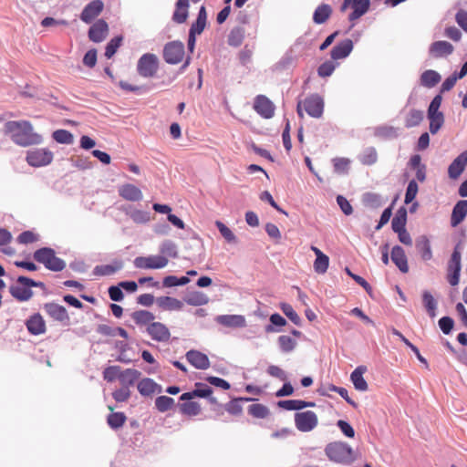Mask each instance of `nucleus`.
Returning a JSON list of instances; mask_svg holds the SVG:
<instances>
[{"instance_id": "obj_1", "label": "nucleus", "mask_w": 467, "mask_h": 467, "mask_svg": "<svg viewBox=\"0 0 467 467\" xmlns=\"http://www.w3.org/2000/svg\"><path fill=\"white\" fill-rule=\"evenodd\" d=\"M5 132L12 141L21 147L38 145L43 142L42 135L34 131L28 120H9L5 124Z\"/></svg>"}, {"instance_id": "obj_2", "label": "nucleus", "mask_w": 467, "mask_h": 467, "mask_svg": "<svg viewBox=\"0 0 467 467\" xmlns=\"http://www.w3.org/2000/svg\"><path fill=\"white\" fill-rule=\"evenodd\" d=\"M325 451L329 460L338 463L349 464L357 459L353 449L342 441L328 443Z\"/></svg>"}, {"instance_id": "obj_3", "label": "nucleus", "mask_w": 467, "mask_h": 467, "mask_svg": "<svg viewBox=\"0 0 467 467\" xmlns=\"http://www.w3.org/2000/svg\"><path fill=\"white\" fill-rule=\"evenodd\" d=\"M34 259L54 272L62 271L66 267V263L61 258L56 256L55 251L48 247L36 250L34 253Z\"/></svg>"}, {"instance_id": "obj_4", "label": "nucleus", "mask_w": 467, "mask_h": 467, "mask_svg": "<svg viewBox=\"0 0 467 467\" xmlns=\"http://www.w3.org/2000/svg\"><path fill=\"white\" fill-rule=\"evenodd\" d=\"M461 250V244H457L447 265V281L451 286L457 285L460 282V274L462 270Z\"/></svg>"}, {"instance_id": "obj_5", "label": "nucleus", "mask_w": 467, "mask_h": 467, "mask_svg": "<svg viewBox=\"0 0 467 467\" xmlns=\"http://www.w3.org/2000/svg\"><path fill=\"white\" fill-rule=\"evenodd\" d=\"M159 69V59L152 53L142 55L137 63V71L140 76L150 78H153Z\"/></svg>"}, {"instance_id": "obj_6", "label": "nucleus", "mask_w": 467, "mask_h": 467, "mask_svg": "<svg viewBox=\"0 0 467 467\" xmlns=\"http://www.w3.org/2000/svg\"><path fill=\"white\" fill-rule=\"evenodd\" d=\"M54 154L48 149L41 148L28 150L26 161L32 167L47 166L52 162Z\"/></svg>"}, {"instance_id": "obj_7", "label": "nucleus", "mask_w": 467, "mask_h": 467, "mask_svg": "<svg viewBox=\"0 0 467 467\" xmlns=\"http://www.w3.org/2000/svg\"><path fill=\"white\" fill-rule=\"evenodd\" d=\"M169 263L162 255L138 256L134 259V266L139 269H161Z\"/></svg>"}, {"instance_id": "obj_8", "label": "nucleus", "mask_w": 467, "mask_h": 467, "mask_svg": "<svg viewBox=\"0 0 467 467\" xmlns=\"http://www.w3.org/2000/svg\"><path fill=\"white\" fill-rule=\"evenodd\" d=\"M369 7V0H344L341 9L350 8L352 11L348 15V20L354 22L363 16Z\"/></svg>"}, {"instance_id": "obj_9", "label": "nucleus", "mask_w": 467, "mask_h": 467, "mask_svg": "<svg viewBox=\"0 0 467 467\" xmlns=\"http://www.w3.org/2000/svg\"><path fill=\"white\" fill-rule=\"evenodd\" d=\"M184 46L180 41H172L165 45L163 58L169 64H179L184 57Z\"/></svg>"}, {"instance_id": "obj_10", "label": "nucleus", "mask_w": 467, "mask_h": 467, "mask_svg": "<svg viewBox=\"0 0 467 467\" xmlns=\"http://www.w3.org/2000/svg\"><path fill=\"white\" fill-rule=\"evenodd\" d=\"M47 315L56 322L60 323L63 326H68L70 323L69 315L65 306L55 303H46L43 306Z\"/></svg>"}, {"instance_id": "obj_11", "label": "nucleus", "mask_w": 467, "mask_h": 467, "mask_svg": "<svg viewBox=\"0 0 467 467\" xmlns=\"http://www.w3.org/2000/svg\"><path fill=\"white\" fill-rule=\"evenodd\" d=\"M303 109L312 117L318 118L321 116V98L318 95L307 97L305 100L299 101L297 104V113L303 116Z\"/></svg>"}, {"instance_id": "obj_12", "label": "nucleus", "mask_w": 467, "mask_h": 467, "mask_svg": "<svg viewBox=\"0 0 467 467\" xmlns=\"http://www.w3.org/2000/svg\"><path fill=\"white\" fill-rule=\"evenodd\" d=\"M253 108L264 119H271L275 115V105L265 95H258L254 98Z\"/></svg>"}, {"instance_id": "obj_13", "label": "nucleus", "mask_w": 467, "mask_h": 467, "mask_svg": "<svg viewBox=\"0 0 467 467\" xmlns=\"http://www.w3.org/2000/svg\"><path fill=\"white\" fill-rule=\"evenodd\" d=\"M296 428L301 431H309L317 425V416L313 411L297 412L295 415Z\"/></svg>"}, {"instance_id": "obj_14", "label": "nucleus", "mask_w": 467, "mask_h": 467, "mask_svg": "<svg viewBox=\"0 0 467 467\" xmlns=\"http://www.w3.org/2000/svg\"><path fill=\"white\" fill-rule=\"evenodd\" d=\"M104 4L101 0H93L88 3L80 14V19L89 24L103 11Z\"/></svg>"}, {"instance_id": "obj_15", "label": "nucleus", "mask_w": 467, "mask_h": 467, "mask_svg": "<svg viewBox=\"0 0 467 467\" xmlns=\"http://www.w3.org/2000/svg\"><path fill=\"white\" fill-rule=\"evenodd\" d=\"M147 332L150 337L158 342H167L171 337V332L166 325L161 322H152L147 327Z\"/></svg>"}, {"instance_id": "obj_16", "label": "nucleus", "mask_w": 467, "mask_h": 467, "mask_svg": "<svg viewBox=\"0 0 467 467\" xmlns=\"http://www.w3.org/2000/svg\"><path fill=\"white\" fill-rule=\"evenodd\" d=\"M108 34L109 26L103 19H99L88 30L89 39L96 43L102 42L107 37Z\"/></svg>"}, {"instance_id": "obj_17", "label": "nucleus", "mask_w": 467, "mask_h": 467, "mask_svg": "<svg viewBox=\"0 0 467 467\" xmlns=\"http://www.w3.org/2000/svg\"><path fill=\"white\" fill-rule=\"evenodd\" d=\"M26 327L31 335L38 336L46 332L47 327L43 317L36 313L29 317L26 322Z\"/></svg>"}, {"instance_id": "obj_18", "label": "nucleus", "mask_w": 467, "mask_h": 467, "mask_svg": "<svg viewBox=\"0 0 467 467\" xmlns=\"http://www.w3.org/2000/svg\"><path fill=\"white\" fill-rule=\"evenodd\" d=\"M186 358L191 365L198 369L210 368V360L206 354L198 350H190L186 353Z\"/></svg>"}, {"instance_id": "obj_19", "label": "nucleus", "mask_w": 467, "mask_h": 467, "mask_svg": "<svg viewBox=\"0 0 467 467\" xmlns=\"http://www.w3.org/2000/svg\"><path fill=\"white\" fill-rule=\"evenodd\" d=\"M467 164V150L462 152L449 166L448 174L451 179H458Z\"/></svg>"}, {"instance_id": "obj_20", "label": "nucleus", "mask_w": 467, "mask_h": 467, "mask_svg": "<svg viewBox=\"0 0 467 467\" xmlns=\"http://www.w3.org/2000/svg\"><path fill=\"white\" fill-rule=\"evenodd\" d=\"M119 194L120 197L130 202L140 201L143 196L140 188L131 183L121 185L119 188Z\"/></svg>"}, {"instance_id": "obj_21", "label": "nucleus", "mask_w": 467, "mask_h": 467, "mask_svg": "<svg viewBox=\"0 0 467 467\" xmlns=\"http://www.w3.org/2000/svg\"><path fill=\"white\" fill-rule=\"evenodd\" d=\"M353 49V42L351 39H345L336 45L331 50V57L333 60L347 57Z\"/></svg>"}, {"instance_id": "obj_22", "label": "nucleus", "mask_w": 467, "mask_h": 467, "mask_svg": "<svg viewBox=\"0 0 467 467\" xmlns=\"http://www.w3.org/2000/svg\"><path fill=\"white\" fill-rule=\"evenodd\" d=\"M366 371H367V367L358 366L352 371V373L350 375V379H351L355 389L358 391H367L368 389V385L363 377V375L366 373Z\"/></svg>"}, {"instance_id": "obj_23", "label": "nucleus", "mask_w": 467, "mask_h": 467, "mask_svg": "<svg viewBox=\"0 0 467 467\" xmlns=\"http://www.w3.org/2000/svg\"><path fill=\"white\" fill-rule=\"evenodd\" d=\"M391 260L402 273H408V260L402 247L396 245L392 248Z\"/></svg>"}, {"instance_id": "obj_24", "label": "nucleus", "mask_w": 467, "mask_h": 467, "mask_svg": "<svg viewBox=\"0 0 467 467\" xmlns=\"http://www.w3.org/2000/svg\"><path fill=\"white\" fill-rule=\"evenodd\" d=\"M216 321L227 327H245V318L241 315H222L216 317Z\"/></svg>"}, {"instance_id": "obj_25", "label": "nucleus", "mask_w": 467, "mask_h": 467, "mask_svg": "<svg viewBox=\"0 0 467 467\" xmlns=\"http://www.w3.org/2000/svg\"><path fill=\"white\" fill-rule=\"evenodd\" d=\"M453 49V46L447 41H436L431 44L430 53L433 57L438 58L451 55Z\"/></svg>"}, {"instance_id": "obj_26", "label": "nucleus", "mask_w": 467, "mask_h": 467, "mask_svg": "<svg viewBox=\"0 0 467 467\" xmlns=\"http://www.w3.org/2000/svg\"><path fill=\"white\" fill-rule=\"evenodd\" d=\"M213 393L212 388L202 383H196L192 391L185 392L180 397L181 400H191L195 397L208 398Z\"/></svg>"}, {"instance_id": "obj_27", "label": "nucleus", "mask_w": 467, "mask_h": 467, "mask_svg": "<svg viewBox=\"0 0 467 467\" xmlns=\"http://www.w3.org/2000/svg\"><path fill=\"white\" fill-rule=\"evenodd\" d=\"M189 16V0H177L172 20L177 24L186 22Z\"/></svg>"}, {"instance_id": "obj_28", "label": "nucleus", "mask_w": 467, "mask_h": 467, "mask_svg": "<svg viewBox=\"0 0 467 467\" xmlns=\"http://www.w3.org/2000/svg\"><path fill=\"white\" fill-rule=\"evenodd\" d=\"M157 306L162 310L178 311L183 307V303L171 296H160L156 299Z\"/></svg>"}, {"instance_id": "obj_29", "label": "nucleus", "mask_w": 467, "mask_h": 467, "mask_svg": "<svg viewBox=\"0 0 467 467\" xmlns=\"http://www.w3.org/2000/svg\"><path fill=\"white\" fill-rule=\"evenodd\" d=\"M467 215V201L465 200H462V201H459L453 210H452V213H451V223L453 227L457 226L459 223H461L465 216Z\"/></svg>"}, {"instance_id": "obj_30", "label": "nucleus", "mask_w": 467, "mask_h": 467, "mask_svg": "<svg viewBox=\"0 0 467 467\" xmlns=\"http://www.w3.org/2000/svg\"><path fill=\"white\" fill-rule=\"evenodd\" d=\"M141 373L135 368H127L122 370L119 375V382L122 387L130 388L140 379Z\"/></svg>"}, {"instance_id": "obj_31", "label": "nucleus", "mask_w": 467, "mask_h": 467, "mask_svg": "<svg viewBox=\"0 0 467 467\" xmlns=\"http://www.w3.org/2000/svg\"><path fill=\"white\" fill-rule=\"evenodd\" d=\"M206 22H207L206 8L204 5H202L200 7V10H199V13L197 16V19L194 23H192L189 32L192 34H194V35H201L206 26Z\"/></svg>"}, {"instance_id": "obj_32", "label": "nucleus", "mask_w": 467, "mask_h": 467, "mask_svg": "<svg viewBox=\"0 0 467 467\" xmlns=\"http://www.w3.org/2000/svg\"><path fill=\"white\" fill-rule=\"evenodd\" d=\"M277 405L279 408H282L286 410H299L306 407L315 406L313 402H307L300 400H280L278 401Z\"/></svg>"}, {"instance_id": "obj_33", "label": "nucleus", "mask_w": 467, "mask_h": 467, "mask_svg": "<svg viewBox=\"0 0 467 467\" xmlns=\"http://www.w3.org/2000/svg\"><path fill=\"white\" fill-rule=\"evenodd\" d=\"M184 302L190 306H199L206 305L209 302L208 296L201 291L189 292L183 298Z\"/></svg>"}, {"instance_id": "obj_34", "label": "nucleus", "mask_w": 467, "mask_h": 467, "mask_svg": "<svg viewBox=\"0 0 467 467\" xmlns=\"http://www.w3.org/2000/svg\"><path fill=\"white\" fill-rule=\"evenodd\" d=\"M108 409L110 411L114 410V408L112 406H108ZM126 420L127 417L123 412H111L107 417V423L113 430L121 428L125 424Z\"/></svg>"}, {"instance_id": "obj_35", "label": "nucleus", "mask_w": 467, "mask_h": 467, "mask_svg": "<svg viewBox=\"0 0 467 467\" xmlns=\"http://www.w3.org/2000/svg\"><path fill=\"white\" fill-rule=\"evenodd\" d=\"M132 320L138 326H149L155 319V316L148 310H137L131 314Z\"/></svg>"}, {"instance_id": "obj_36", "label": "nucleus", "mask_w": 467, "mask_h": 467, "mask_svg": "<svg viewBox=\"0 0 467 467\" xmlns=\"http://www.w3.org/2000/svg\"><path fill=\"white\" fill-rule=\"evenodd\" d=\"M416 248L420 253L422 260L429 261L432 258L431 244L426 236H421L417 240Z\"/></svg>"}, {"instance_id": "obj_37", "label": "nucleus", "mask_w": 467, "mask_h": 467, "mask_svg": "<svg viewBox=\"0 0 467 467\" xmlns=\"http://www.w3.org/2000/svg\"><path fill=\"white\" fill-rule=\"evenodd\" d=\"M441 81V76L438 72L429 69L420 76V85L425 88H433Z\"/></svg>"}, {"instance_id": "obj_38", "label": "nucleus", "mask_w": 467, "mask_h": 467, "mask_svg": "<svg viewBox=\"0 0 467 467\" xmlns=\"http://www.w3.org/2000/svg\"><path fill=\"white\" fill-rule=\"evenodd\" d=\"M406 222H407V211L405 208H400L391 222L392 230L397 233L403 230H406Z\"/></svg>"}, {"instance_id": "obj_39", "label": "nucleus", "mask_w": 467, "mask_h": 467, "mask_svg": "<svg viewBox=\"0 0 467 467\" xmlns=\"http://www.w3.org/2000/svg\"><path fill=\"white\" fill-rule=\"evenodd\" d=\"M245 30L244 27H234L228 36V44L232 47H240L244 39Z\"/></svg>"}, {"instance_id": "obj_40", "label": "nucleus", "mask_w": 467, "mask_h": 467, "mask_svg": "<svg viewBox=\"0 0 467 467\" xmlns=\"http://www.w3.org/2000/svg\"><path fill=\"white\" fill-rule=\"evenodd\" d=\"M137 388L142 396H150L156 391L158 385L151 379L145 378L138 383Z\"/></svg>"}, {"instance_id": "obj_41", "label": "nucleus", "mask_w": 467, "mask_h": 467, "mask_svg": "<svg viewBox=\"0 0 467 467\" xmlns=\"http://www.w3.org/2000/svg\"><path fill=\"white\" fill-rule=\"evenodd\" d=\"M10 294L18 301H27L33 296V291L30 288L23 286H11Z\"/></svg>"}, {"instance_id": "obj_42", "label": "nucleus", "mask_w": 467, "mask_h": 467, "mask_svg": "<svg viewBox=\"0 0 467 467\" xmlns=\"http://www.w3.org/2000/svg\"><path fill=\"white\" fill-rule=\"evenodd\" d=\"M423 111L419 109H411L406 116L405 126L412 128L418 126L423 119Z\"/></svg>"}, {"instance_id": "obj_43", "label": "nucleus", "mask_w": 467, "mask_h": 467, "mask_svg": "<svg viewBox=\"0 0 467 467\" xmlns=\"http://www.w3.org/2000/svg\"><path fill=\"white\" fill-rule=\"evenodd\" d=\"M201 405L196 401H188L180 404V411L187 416H197L200 414Z\"/></svg>"}, {"instance_id": "obj_44", "label": "nucleus", "mask_w": 467, "mask_h": 467, "mask_svg": "<svg viewBox=\"0 0 467 467\" xmlns=\"http://www.w3.org/2000/svg\"><path fill=\"white\" fill-rule=\"evenodd\" d=\"M248 413L257 419H265L269 416V409L261 403L252 404L248 407Z\"/></svg>"}, {"instance_id": "obj_45", "label": "nucleus", "mask_w": 467, "mask_h": 467, "mask_svg": "<svg viewBox=\"0 0 467 467\" xmlns=\"http://www.w3.org/2000/svg\"><path fill=\"white\" fill-rule=\"evenodd\" d=\"M422 302L430 317H434L436 316L437 303L429 291L422 293Z\"/></svg>"}, {"instance_id": "obj_46", "label": "nucleus", "mask_w": 467, "mask_h": 467, "mask_svg": "<svg viewBox=\"0 0 467 467\" xmlns=\"http://www.w3.org/2000/svg\"><path fill=\"white\" fill-rule=\"evenodd\" d=\"M215 225L217 229L219 230L222 236L226 240L229 244H236L237 243V237L233 233V231L227 227L221 221H216Z\"/></svg>"}, {"instance_id": "obj_47", "label": "nucleus", "mask_w": 467, "mask_h": 467, "mask_svg": "<svg viewBox=\"0 0 467 467\" xmlns=\"http://www.w3.org/2000/svg\"><path fill=\"white\" fill-rule=\"evenodd\" d=\"M128 215L135 223L138 224L146 223L150 220V213L147 211L135 209L128 213Z\"/></svg>"}, {"instance_id": "obj_48", "label": "nucleus", "mask_w": 467, "mask_h": 467, "mask_svg": "<svg viewBox=\"0 0 467 467\" xmlns=\"http://www.w3.org/2000/svg\"><path fill=\"white\" fill-rule=\"evenodd\" d=\"M174 406V400L168 396H160L155 400V407L160 412H165Z\"/></svg>"}, {"instance_id": "obj_49", "label": "nucleus", "mask_w": 467, "mask_h": 467, "mask_svg": "<svg viewBox=\"0 0 467 467\" xmlns=\"http://www.w3.org/2000/svg\"><path fill=\"white\" fill-rule=\"evenodd\" d=\"M52 138L61 144H71L73 142V134L67 130H57L53 132Z\"/></svg>"}, {"instance_id": "obj_50", "label": "nucleus", "mask_w": 467, "mask_h": 467, "mask_svg": "<svg viewBox=\"0 0 467 467\" xmlns=\"http://www.w3.org/2000/svg\"><path fill=\"white\" fill-rule=\"evenodd\" d=\"M122 264L119 263L117 265H97L94 268V274L96 275H110L119 269H121Z\"/></svg>"}, {"instance_id": "obj_51", "label": "nucleus", "mask_w": 467, "mask_h": 467, "mask_svg": "<svg viewBox=\"0 0 467 467\" xmlns=\"http://www.w3.org/2000/svg\"><path fill=\"white\" fill-rule=\"evenodd\" d=\"M363 203L370 208H378L381 206V197L375 192H367L362 197Z\"/></svg>"}, {"instance_id": "obj_52", "label": "nucleus", "mask_w": 467, "mask_h": 467, "mask_svg": "<svg viewBox=\"0 0 467 467\" xmlns=\"http://www.w3.org/2000/svg\"><path fill=\"white\" fill-rule=\"evenodd\" d=\"M428 118L430 119V131L432 134L437 133L444 122L443 114H428Z\"/></svg>"}, {"instance_id": "obj_53", "label": "nucleus", "mask_w": 467, "mask_h": 467, "mask_svg": "<svg viewBox=\"0 0 467 467\" xmlns=\"http://www.w3.org/2000/svg\"><path fill=\"white\" fill-rule=\"evenodd\" d=\"M121 371L122 370L119 366H109L104 369L103 378L108 382H112L116 379H119Z\"/></svg>"}, {"instance_id": "obj_54", "label": "nucleus", "mask_w": 467, "mask_h": 467, "mask_svg": "<svg viewBox=\"0 0 467 467\" xmlns=\"http://www.w3.org/2000/svg\"><path fill=\"white\" fill-rule=\"evenodd\" d=\"M278 344L282 351L290 352L295 348L296 342L290 336L283 335L278 337Z\"/></svg>"}, {"instance_id": "obj_55", "label": "nucleus", "mask_w": 467, "mask_h": 467, "mask_svg": "<svg viewBox=\"0 0 467 467\" xmlns=\"http://www.w3.org/2000/svg\"><path fill=\"white\" fill-rule=\"evenodd\" d=\"M122 42L121 36H115L113 37L107 45L106 50H105V56L108 58H110L114 56V54L117 52L118 48L120 47Z\"/></svg>"}, {"instance_id": "obj_56", "label": "nucleus", "mask_w": 467, "mask_h": 467, "mask_svg": "<svg viewBox=\"0 0 467 467\" xmlns=\"http://www.w3.org/2000/svg\"><path fill=\"white\" fill-rule=\"evenodd\" d=\"M418 190L419 188L417 182L414 180L410 181L408 184L405 194V203L409 204L415 199L418 193Z\"/></svg>"}, {"instance_id": "obj_57", "label": "nucleus", "mask_w": 467, "mask_h": 467, "mask_svg": "<svg viewBox=\"0 0 467 467\" xmlns=\"http://www.w3.org/2000/svg\"><path fill=\"white\" fill-rule=\"evenodd\" d=\"M281 309L284 314L296 325L299 324L300 317L294 310L293 306L289 304L284 303L281 305Z\"/></svg>"}, {"instance_id": "obj_58", "label": "nucleus", "mask_w": 467, "mask_h": 467, "mask_svg": "<svg viewBox=\"0 0 467 467\" xmlns=\"http://www.w3.org/2000/svg\"><path fill=\"white\" fill-rule=\"evenodd\" d=\"M349 160L347 158H336L333 160L335 171L338 173H346L349 168Z\"/></svg>"}, {"instance_id": "obj_59", "label": "nucleus", "mask_w": 467, "mask_h": 467, "mask_svg": "<svg viewBox=\"0 0 467 467\" xmlns=\"http://www.w3.org/2000/svg\"><path fill=\"white\" fill-rule=\"evenodd\" d=\"M112 397L117 402L127 401L130 397V390L128 388L121 387L112 393Z\"/></svg>"}, {"instance_id": "obj_60", "label": "nucleus", "mask_w": 467, "mask_h": 467, "mask_svg": "<svg viewBox=\"0 0 467 467\" xmlns=\"http://www.w3.org/2000/svg\"><path fill=\"white\" fill-rule=\"evenodd\" d=\"M36 241H37V236L31 231H25L21 233L17 237V242L23 244H32Z\"/></svg>"}, {"instance_id": "obj_61", "label": "nucleus", "mask_w": 467, "mask_h": 467, "mask_svg": "<svg viewBox=\"0 0 467 467\" xmlns=\"http://www.w3.org/2000/svg\"><path fill=\"white\" fill-rule=\"evenodd\" d=\"M337 202L344 214H346V215L352 214V213H353L352 205L349 203V202L344 196L337 195Z\"/></svg>"}, {"instance_id": "obj_62", "label": "nucleus", "mask_w": 467, "mask_h": 467, "mask_svg": "<svg viewBox=\"0 0 467 467\" xmlns=\"http://www.w3.org/2000/svg\"><path fill=\"white\" fill-rule=\"evenodd\" d=\"M161 252L173 258L178 256L176 245L171 241H166L161 244Z\"/></svg>"}, {"instance_id": "obj_63", "label": "nucleus", "mask_w": 467, "mask_h": 467, "mask_svg": "<svg viewBox=\"0 0 467 467\" xmlns=\"http://www.w3.org/2000/svg\"><path fill=\"white\" fill-rule=\"evenodd\" d=\"M337 425L345 436H347L348 438H354L355 431L348 422L343 420H339Z\"/></svg>"}, {"instance_id": "obj_64", "label": "nucleus", "mask_w": 467, "mask_h": 467, "mask_svg": "<svg viewBox=\"0 0 467 467\" xmlns=\"http://www.w3.org/2000/svg\"><path fill=\"white\" fill-rule=\"evenodd\" d=\"M453 319L449 317H443L439 320L440 328L446 335L450 334V332L453 328Z\"/></svg>"}]
</instances>
